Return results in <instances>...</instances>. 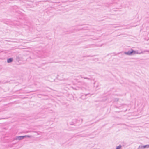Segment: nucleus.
<instances>
[{"label":"nucleus","mask_w":149,"mask_h":149,"mask_svg":"<svg viewBox=\"0 0 149 149\" xmlns=\"http://www.w3.org/2000/svg\"><path fill=\"white\" fill-rule=\"evenodd\" d=\"M25 137H30V136H26V135L24 136H19L17 137L16 139L20 140Z\"/></svg>","instance_id":"obj_2"},{"label":"nucleus","mask_w":149,"mask_h":149,"mask_svg":"<svg viewBox=\"0 0 149 149\" xmlns=\"http://www.w3.org/2000/svg\"><path fill=\"white\" fill-rule=\"evenodd\" d=\"M143 148H149V145H146L143 146Z\"/></svg>","instance_id":"obj_4"},{"label":"nucleus","mask_w":149,"mask_h":149,"mask_svg":"<svg viewBox=\"0 0 149 149\" xmlns=\"http://www.w3.org/2000/svg\"><path fill=\"white\" fill-rule=\"evenodd\" d=\"M137 53L135 51L132 50L131 51H128L127 52H125V53L127 55H130L132 54H135Z\"/></svg>","instance_id":"obj_1"},{"label":"nucleus","mask_w":149,"mask_h":149,"mask_svg":"<svg viewBox=\"0 0 149 149\" xmlns=\"http://www.w3.org/2000/svg\"><path fill=\"white\" fill-rule=\"evenodd\" d=\"M13 59L12 58L8 59L7 60V62L8 63L11 62L12 61Z\"/></svg>","instance_id":"obj_3"},{"label":"nucleus","mask_w":149,"mask_h":149,"mask_svg":"<svg viewBox=\"0 0 149 149\" xmlns=\"http://www.w3.org/2000/svg\"><path fill=\"white\" fill-rule=\"evenodd\" d=\"M121 147V146L120 145L117 147L116 149H120Z\"/></svg>","instance_id":"obj_5"}]
</instances>
